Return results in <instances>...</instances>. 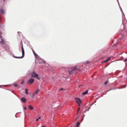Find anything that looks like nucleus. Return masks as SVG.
<instances>
[{
  "instance_id": "f257e3e1",
  "label": "nucleus",
  "mask_w": 127,
  "mask_h": 127,
  "mask_svg": "<svg viewBox=\"0 0 127 127\" xmlns=\"http://www.w3.org/2000/svg\"><path fill=\"white\" fill-rule=\"evenodd\" d=\"M21 48H22V57H16V56H14L13 55V57H14V58H17V59L22 58L24 57V49L23 48V44H22V45Z\"/></svg>"
},
{
  "instance_id": "f03ea898",
  "label": "nucleus",
  "mask_w": 127,
  "mask_h": 127,
  "mask_svg": "<svg viewBox=\"0 0 127 127\" xmlns=\"http://www.w3.org/2000/svg\"><path fill=\"white\" fill-rule=\"evenodd\" d=\"M31 76L32 78H35L38 79L40 80V78L38 77V74H36L34 71H33L31 74Z\"/></svg>"
},
{
  "instance_id": "7ed1b4c3",
  "label": "nucleus",
  "mask_w": 127,
  "mask_h": 127,
  "mask_svg": "<svg viewBox=\"0 0 127 127\" xmlns=\"http://www.w3.org/2000/svg\"><path fill=\"white\" fill-rule=\"evenodd\" d=\"M76 69V67H71L70 69H69L68 71L69 74L70 75H72V73L74 72Z\"/></svg>"
},
{
  "instance_id": "20e7f679",
  "label": "nucleus",
  "mask_w": 127,
  "mask_h": 127,
  "mask_svg": "<svg viewBox=\"0 0 127 127\" xmlns=\"http://www.w3.org/2000/svg\"><path fill=\"white\" fill-rule=\"evenodd\" d=\"M34 80L33 78H30L27 82V83L29 84H31L34 82Z\"/></svg>"
},
{
  "instance_id": "39448f33",
  "label": "nucleus",
  "mask_w": 127,
  "mask_h": 127,
  "mask_svg": "<svg viewBox=\"0 0 127 127\" xmlns=\"http://www.w3.org/2000/svg\"><path fill=\"white\" fill-rule=\"evenodd\" d=\"M75 99H76L75 100V102L77 103L79 105V106H80V103H81V101L80 99V98H75Z\"/></svg>"
},
{
  "instance_id": "423d86ee",
  "label": "nucleus",
  "mask_w": 127,
  "mask_h": 127,
  "mask_svg": "<svg viewBox=\"0 0 127 127\" xmlns=\"http://www.w3.org/2000/svg\"><path fill=\"white\" fill-rule=\"evenodd\" d=\"M40 91V90H39L38 89H37V90L32 95L33 96L32 97H33L35 95L37 94L39 91Z\"/></svg>"
},
{
  "instance_id": "0eeeda50",
  "label": "nucleus",
  "mask_w": 127,
  "mask_h": 127,
  "mask_svg": "<svg viewBox=\"0 0 127 127\" xmlns=\"http://www.w3.org/2000/svg\"><path fill=\"white\" fill-rule=\"evenodd\" d=\"M21 100L22 101V102L24 103H25L27 101V100L26 98L24 97H22L21 98Z\"/></svg>"
},
{
  "instance_id": "6e6552de",
  "label": "nucleus",
  "mask_w": 127,
  "mask_h": 127,
  "mask_svg": "<svg viewBox=\"0 0 127 127\" xmlns=\"http://www.w3.org/2000/svg\"><path fill=\"white\" fill-rule=\"evenodd\" d=\"M0 12L1 13L3 14H4L5 13V11L4 10H3V9H0Z\"/></svg>"
},
{
  "instance_id": "1a4fd4ad",
  "label": "nucleus",
  "mask_w": 127,
  "mask_h": 127,
  "mask_svg": "<svg viewBox=\"0 0 127 127\" xmlns=\"http://www.w3.org/2000/svg\"><path fill=\"white\" fill-rule=\"evenodd\" d=\"M28 108L31 110L34 109L33 107L31 105H29L28 106Z\"/></svg>"
},
{
  "instance_id": "9d476101",
  "label": "nucleus",
  "mask_w": 127,
  "mask_h": 127,
  "mask_svg": "<svg viewBox=\"0 0 127 127\" xmlns=\"http://www.w3.org/2000/svg\"><path fill=\"white\" fill-rule=\"evenodd\" d=\"M110 57H109L108 59H107L106 60H105V61L102 62V63H105L108 61H109L110 60Z\"/></svg>"
},
{
  "instance_id": "9b49d317",
  "label": "nucleus",
  "mask_w": 127,
  "mask_h": 127,
  "mask_svg": "<svg viewBox=\"0 0 127 127\" xmlns=\"http://www.w3.org/2000/svg\"><path fill=\"white\" fill-rule=\"evenodd\" d=\"M88 90H87L85 92H84L83 93L82 95H84L86 94H87L88 93Z\"/></svg>"
},
{
  "instance_id": "f8f14e48",
  "label": "nucleus",
  "mask_w": 127,
  "mask_h": 127,
  "mask_svg": "<svg viewBox=\"0 0 127 127\" xmlns=\"http://www.w3.org/2000/svg\"><path fill=\"white\" fill-rule=\"evenodd\" d=\"M33 52L34 55L35 57H37L38 56L37 55V54L35 52V51H33Z\"/></svg>"
},
{
  "instance_id": "ddd939ff",
  "label": "nucleus",
  "mask_w": 127,
  "mask_h": 127,
  "mask_svg": "<svg viewBox=\"0 0 127 127\" xmlns=\"http://www.w3.org/2000/svg\"><path fill=\"white\" fill-rule=\"evenodd\" d=\"M0 43H2L3 44H4V41L3 40H2L1 41H0Z\"/></svg>"
},
{
  "instance_id": "4468645a",
  "label": "nucleus",
  "mask_w": 127,
  "mask_h": 127,
  "mask_svg": "<svg viewBox=\"0 0 127 127\" xmlns=\"http://www.w3.org/2000/svg\"><path fill=\"white\" fill-rule=\"evenodd\" d=\"M80 123L79 122H78L77 123V125L78 126V127H79L78 126L80 125Z\"/></svg>"
},
{
  "instance_id": "2eb2a0df",
  "label": "nucleus",
  "mask_w": 127,
  "mask_h": 127,
  "mask_svg": "<svg viewBox=\"0 0 127 127\" xmlns=\"http://www.w3.org/2000/svg\"><path fill=\"white\" fill-rule=\"evenodd\" d=\"M65 90V89H64L63 88H61L59 90V91H61V90Z\"/></svg>"
},
{
  "instance_id": "dca6fc26",
  "label": "nucleus",
  "mask_w": 127,
  "mask_h": 127,
  "mask_svg": "<svg viewBox=\"0 0 127 127\" xmlns=\"http://www.w3.org/2000/svg\"><path fill=\"white\" fill-rule=\"evenodd\" d=\"M80 109V108H79L77 110V114H78V111Z\"/></svg>"
},
{
  "instance_id": "f3484780",
  "label": "nucleus",
  "mask_w": 127,
  "mask_h": 127,
  "mask_svg": "<svg viewBox=\"0 0 127 127\" xmlns=\"http://www.w3.org/2000/svg\"><path fill=\"white\" fill-rule=\"evenodd\" d=\"M24 81H22L21 82V84H22V85L23 84H24Z\"/></svg>"
},
{
  "instance_id": "a211bd4d",
  "label": "nucleus",
  "mask_w": 127,
  "mask_h": 127,
  "mask_svg": "<svg viewBox=\"0 0 127 127\" xmlns=\"http://www.w3.org/2000/svg\"><path fill=\"white\" fill-rule=\"evenodd\" d=\"M118 42H117L116 43V44H114V45H115V46H116L118 45Z\"/></svg>"
},
{
  "instance_id": "6ab92c4d",
  "label": "nucleus",
  "mask_w": 127,
  "mask_h": 127,
  "mask_svg": "<svg viewBox=\"0 0 127 127\" xmlns=\"http://www.w3.org/2000/svg\"><path fill=\"white\" fill-rule=\"evenodd\" d=\"M25 93L27 95H28V91H26L25 92Z\"/></svg>"
},
{
  "instance_id": "aec40b11",
  "label": "nucleus",
  "mask_w": 127,
  "mask_h": 127,
  "mask_svg": "<svg viewBox=\"0 0 127 127\" xmlns=\"http://www.w3.org/2000/svg\"><path fill=\"white\" fill-rule=\"evenodd\" d=\"M107 81H106L104 83V84L105 85H106L107 84Z\"/></svg>"
},
{
  "instance_id": "412c9836",
  "label": "nucleus",
  "mask_w": 127,
  "mask_h": 127,
  "mask_svg": "<svg viewBox=\"0 0 127 127\" xmlns=\"http://www.w3.org/2000/svg\"><path fill=\"white\" fill-rule=\"evenodd\" d=\"M14 86L15 87H17V84H14Z\"/></svg>"
},
{
  "instance_id": "4be33fe9",
  "label": "nucleus",
  "mask_w": 127,
  "mask_h": 127,
  "mask_svg": "<svg viewBox=\"0 0 127 127\" xmlns=\"http://www.w3.org/2000/svg\"><path fill=\"white\" fill-rule=\"evenodd\" d=\"M127 61V59H125L124 61L125 62H126Z\"/></svg>"
},
{
  "instance_id": "5701e85b",
  "label": "nucleus",
  "mask_w": 127,
  "mask_h": 127,
  "mask_svg": "<svg viewBox=\"0 0 127 127\" xmlns=\"http://www.w3.org/2000/svg\"><path fill=\"white\" fill-rule=\"evenodd\" d=\"M39 120V119H38V118L37 119H36V122H37Z\"/></svg>"
},
{
  "instance_id": "b1692460",
  "label": "nucleus",
  "mask_w": 127,
  "mask_h": 127,
  "mask_svg": "<svg viewBox=\"0 0 127 127\" xmlns=\"http://www.w3.org/2000/svg\"><path fill=\"white\" fill-rule=\"evenodd\" d=\"M24 109L25 110H26L27 109V108L26 107H24Z\"/></svg>"
},
{
  "instance_id": "393cba45",
  "label": "nucleus",
  "mask_w": 127,
  "mask_h": 127,
  "mask_svg": "<svg viewBox=\"0 0 127 127\" xmlns=\"http://www.w3.org/2000/svg\"><path fill=\"white\" fill-rule=\"evenodd\" d=\"M90 63V62H89L88 61H87V62L86 63L87 64H88V63Z\"/></svg>"
},
{
  "instance_id": "a878e982",
  "label": "nucleus",
  "mask_w": 127,
  "mask_h": 127,
  "mask_svg": "<svg viewBox=\"0 0 127 127\" xmlns=\"http://www.w3.org/2000/svg\"><path fill=\"white\" fill-rule=\"evenodd\" d=\"M25 90L26 92L28 91V90L27 89H25Z\"/></svg>"
},
{
  "instance_id": "bb28decb",
  "label": "nucleus",
  "mask_w": 127,
  "mask_h": 127,
  "mask_svg": "<svg viewBox=\"0 0 127 127\" xmlns=\"http://www.w3.org/2000/svg\"><path fill=\"white\" fill-rule=\"evenodd\" d=\"M3 0L4 1V2H5L6 1V0Z\"/></svg>"
},
{
  "instance_id": "cd10ccee",
  "label": "nucleus",
  "mask_w": 127,
  "mask_h": 127,
  "mask_svg": "<svg viewBox=\"0 0 127 127\" xmlns=\"http://www.w3.org/2000/svg\"><path fill=\"white\" fill-rule=\"evenodd\" d=\"M41 118V117H39L38 118V119L39 120V119H40Z\"/></svg>"
},
{
  "instance_id": "c85d7f7f",
  "label": "nucleus",
  "mask_w": 127,
  "mask_h": 127,
  "mask_svg": "<svg viewBox=\"0 0 127 127\" xmlns=\"http://www.w3.org/2000/svg\"><path fill=\"white\" fill-rule=\"evenodd\" d=\"M79 117V116H77V118L76 119H77L78 117Z\"/></svg>"
},
{
  "instance_id": "c756f323",
  "label": "nucleus",
  "mask_w": 127,
  "mask_h": 127,
  "mask_svg": "<svg viewBox=\"0 0 127 127\" xmlns=\"http://www.w3.org/2000/svg\"><path fill=\"white\" fill-rule=\"evenodd\" d=\"M1 18L0 17V20H1Z\"/></svg>"
},
{
  "instance_id": "7c9ffc66",
  "label": "nucleus",
  "mask_w": 127,
  "mask_h": 127,
  "mask_svg": "<svg viewBox=\"0 0 127 127\" xmlns=\"http://www.w3.org/2000/svg\"><path fill=\"white\" fill-rule=\"evenodd\" d=\"M45 127V126H43V127Z\"/></svg>"
},
{
  "instance_id": "2f4dec72",
  "label": "nucleus",
  "mask_w": 127,
  "mask_h": 127,
  "mask_svg": "<svg viewBox=\"0 0 127 127\" xmlns=\"http://www.w3.org/2000/svg\"><path fill=\"white\" fill-rule=\"evenodd\" d=\"M44 63H45V61H44Z\"/></svg>"
}]
</instances>
